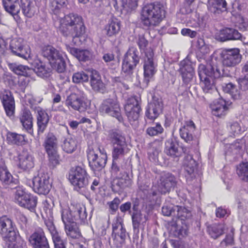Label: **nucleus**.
Segmentation results:
<instances>
[{
  "mask_svg": "<svg viewBox=\"0 0 248 248\" xmlns=\"http://www.w3.org/2000/svg\"><path fill=\"white\" fill-rule=\"evenodd\" d=\"M59 30L65 37H72L74 45L79 46L78 39L85 32V27L82 17L77 14H69L60 20Z\"/></svg>",
  "mask_w": 248,
  "mask_h": 248,
  "instance_id": "1",
  "label": "nucleus"
},
{
  "mask_svg": "<svg viewBox=\"0 0 248 248\" xmlns=\"http://www.w3.org/2000/svg\"><path fill=\"white\" fill-rule=\"evenodd\" d=\"M165 17V11L161 5L148 4L141 11L140 23L144 28L151 31L159 26Z\"/></svg>",
  "mask_w": 248,
  "mask_h": 248,
  "instance_id": "2",
  "label": "nucleus"
},
{
  "mask_svg": "<svg viewBox=\"0 0 248 248\" xmlns=\"http://www.w3.org/2000/svg\"><path fill=\"white\" fill-rule=\"evenodd\" d=\"M198 74L201 80V85L205 93H211L216 90L215 79L221 75L220 70L217 66L200 64L198 68Z\"/></svg>",
  "mask_w": 248,
  "mask_h": 248,
  "instance_id": "3",
  "label": "nucleus"
},
{
  "mask_svg": "<svg viewBox=\"0 0 248 248\" xmlns=\"http://www.w3.org/2000/svg\"><path fill=\"white\" fill-rule=\"evenodd\" d=\"M42 55L46 58L52 68L58 73H62L65 69V63L62 54L52 46H46L42 49Z\"/></svg>",
  "mask_w": 248,
  "mask_h": 248,
  "instance_id": "4",
  "label": "nucleus"
},
{
  "mask_svg": "<svg viewBox=\"0 0 248 248\" xmlns=\"http://www.w3.org/2000/svg\"><path fill=\"white\" fill-rule=\"evenodd\" d=\"M87 154L90 167L93 170H100L105 167L107 157L104 149L89 148Z\"/></svg>",
  "mask_w": 248,
  "mask_h": 248,
  "instance_id": "5",
  "label": "nucleus"
},
{
  "mask_svg": "<svg viewBox=\"0 0 248 248\" xmlns=\"http://www.w3.org/2000/svg\"><path fill=\"white\" fill-rule=\"evenodd\" d=\"M109 140L113 145L112 157L113 159H117L122 157L128 151L125 139L120 132H112L109 135Z\"/></svg>",
  "mask_w": 248,
  "mask_h": 248,
  "instance_id": "6",
  "label": "nucleus"
},
{
  "mask_svg": "<svg viewBox=\"0 0 248 248\" xmlns=\"http://www.w3.org/2000/svg\"><path fill=\"white\" fill-rule=\"evenodd\" d=\"M89 176L85 169L80 166L72 168L69 173V180L77 190L85 188L88 185Z\"/></svg>",
  "mask_w": 248,
  "mask_h": 248,
  "instance_id": "7",
  "label": "nucleus"
},
{
  "mask_svg": "<svg viewBox=\"0 0 248 248\" xmlns=\"http://www.w3.org/2000/svg\"><path fill=\"white\" fill-rule=\"evenodd\" d=\"M99 111L102 115L115 117L120 122L123 121L120 104L115 99L108 98L104 100L100 106Z\"/></svg>",
  "mask_w": 248,
  "mask_h": 248,
  "instance_id": "8",
  "label": "nucleus"
},
{
  "mask_svg": "<svg viewBox=\"0 0 248 248\" xmlns=\"http://www.w3.org/2000/svg\"><path fill=\"white\" fill-rule=\"evenodd\" d=\"M58 141L57 137L52 133H49L46 136L43 146L46 152L50 162L53 165L59 163L60 156L58 153Z\"/></svg>",
  "mask_w": 248,
  "mask_h": 248,
  "instance_id": "9",
  "label": "nucleus"
},
{
  "mask_svg": "<svg viewBox=\"0 0 248 248\" xmlns=\"http://www.w3.org/2000/svg\"><path fill=\"white\" fill-rule=\"evenodd\" d=\"M15 201L19 206L24 207L31 211H34L37 204V199L28 193L22 186L16 187Z\"/></svg>",
  "mask_w": 248,
  "mask_h": 248,
  "instance_id": "10",
  "label": "nucleus"
},
{
  "mask_svg": "<svg viewBox=\"0 0 248 248\" xmlns=\"http://www.w3.org/2000/svg\"><path fill=\"white\" fill-rule=\"evenodd\" d=\"M126 115L131 124L137 123L141 111L138 98L136 96L130 97L124 106Z\"/></svg>",
  "mask_w": 248,
  "mask_h": 248,
  "instance_id": "11",
  "label": "nucleus"
},
{
  "mask_svg": "<svg viewBox=\"0 0 248 248\" xmlns=\"http://www.w3.org/2000/svg\"><path fill=\"white\" fill-rule=\"evenodd\" d=\"M12 53L21 58L28 60L31 58V49L26 42L21 38L12 39L10 45Z\"/></svg>",
  "mask_w": 248,
  "mask_h": 248,
  "instance_id": "12",
  "label": "nucleus"
},
{
  "mask_svg": "<svg viewBox=\"0 0 248 248\" xmlns=\"http://www.w3.org/2000/svg\"><path fill=\"white\" fill-rule=\"evenodd\" d=\"M139 52L134 47L130 48L124 55L122 63V71L129 74L139 62Z\"/></svg>",
  "mask_w": 248,
  "mask_h": 248,
  "instance_id": "13",
  "label": "nucleus"
},
{
  "mask_svg": "<svg viewBox=\"0 0 248 248\" xmlns=\"http://www.w3.org/2000/svg\"><path fill=\"white\" fill-rule=\"evenodd\" d=\"M112 237L114 245L120 247L124 243L126 238V230L122 223V219L117 216L112 223Z\"/></svg>",
  "mask_w": 248,
  "mask_h": 248,
  "instance_id": "14",
  "label": "nucleus"
},
{
  "mask_svg": "<svg viewBox=\"0 0 248 248\" xmlns=\"http://www.w3.org/2000/svg\"><path fill=\"white\" fill-rule=\"evenodd\" d=\"M157 64L154 59V53L152 50L145 52L143 63L144 81L147 84L153 78L156 72Z\"/></svg>",
  "mask_w": 248,
  "mask_h": 248,
  "instance_id": "15",
  "label": "nucleus"
},
{
  "mask_svg": "<svg viewBox=\"0 0 248 248\" xmlns=\"http://www.w3.org/2000/svg\"><path fill=\"white\" fill-rule=\"evenodd\" d=\"M221 57L223 65L226 67H234L241 60L240 50L237 48L223 50Z\"/></svg>",
  "mask_w": 248,
  "mask_h": 248,
  "instance_id": "16",
  "label": "nucleus"
},
{
  "mask_svg": "<svg viewBox=\"0 0 248 248\" xmlns=\"http://www.w3.org/2000/svg\"><path fill=\"white\" fill-rule=\"evenodd\" d=\"M0 233L4 243L18 233L13 222L6 216L0 217Z\"/></svg>",
  "mask_w": 248,
  "mask_h": 248,
  "instance_id": "17",
  "label": "nucleus"
},
{
  "mask_svg": "<svg viewBox=\"0 0 248 248\" xmlns=\"http://www.w3.org/2000/svg\"><path fill=\"white\" fill-rule=\"evenodd\" d=\"M33 189L34 192L39 194H47L51 187L48 177L44 174L38 175L32 180Z\"/></svg>",
  "mask_w": 248,
  "mask_h": 248,
  "instance_id": "18",
  "label": "nucleus"
},
{
  "mask_svg": "<svg viewBox=\"0 0 248 248\" xmlns=\"http://www.w3.org/2000/svg\"><path fill=\"white\" fill-rule=\"evenodd\" d=\"M29 241L33 248H49L45 232L41 228L36 230L30 236Z\"/></svg>",
  "mask_w": 248,
  "mask_h": 248,
  "instance_id": "19",
  "label": "nucleus"
},
{
  "mask_svg": "<svg viewBox=\"0 0 248 248\" xmlns=\"http://www.w3.org/2000/svg\"><path fill=\"white\" fill-rule=\"evenodd\" d=\"M0 99L2 102L7 115L9 117L13 116L15 112V100L11 92L3 90L0 92Z\"/></svg>",
  "mask_w": 248,
  "mask_h": 248,
  "instance_id": "20",
  "label": "nucleus"
},
{
  "mask_svg": "<svg viewBox=\"0 0 248 248\" xmlns=\"http://www.w3.org/2000/svg\"><path fill=\"white\" fill-rule=\"evenodd\" d=\"M18 164L19 168L23 170H29L34 166V158L28 152L23 150L18 155Z\"/></svg>",
  "mask_w": 248,
  "mask_h": 248,
  "instance_id": "21",
  "label": "nucleus"
},
{
  "mask_svg": "<svg viewBox=\"0 0 248 248\" xmlns=\"http://www.w3.org/2000/svg\"><path fill=\"white\" fill-rule=\"evenodd\" d=\"M65 105L69 108H72L79 112L86 110L88 107L85 100L80 99L75 94H70L65 100Z\"/></svg>",
  "mask_w": 248,
  "mask_h": 248,
  "instance_id": "22",
  "label": "nucleus"
},
{
  "mask_svg": "<svg viewBox=\"0 0 248 248\" xmlns=\"http://www.w3.org/2000/svg\"><path fill=\"white\" fill-rule=\"evenodd\" d=\"M162 109V103L161 101L154 99L148 104L145 112V117L147 119L153 121L161 113Z\"/></svg>",
  "mask_w": 248,
  "mask_h": 248,
  "instance_id": "23",
  "label": "nucleus"
},
{
  "mask_svg": "<svg viewBox=\"0 0 248 248\" xmlns=\"http://www.w3.org/2000/svg\"><path fill=\"white\" fill-rule=\"evenodd\" d=\"M160 184L157 188L161 194L169 192L176 185V178L171 174L167 173L161 176Z\"/></svg>",
  "mask_w": 248,
  "mask_h": 248,
  "instance_id": "24",
  "label": "nucleus"
},
{
  "mask_svg": "<svg viewBox=\"0 0 248 248\" xmlns=\"http://www.w3.org/2000/svg\"><path fill=\"white\" fill-rule=\"evenodd\" d=\"M180 72L184 82L189 83L192 79L194 71L191 62L188 60H184L180 63Z\"/></svg>",
  "mask_w": 248,
  "mask_h": 248,
  "instance_id": "25",
  "label": "nucleus"
},
{
  "mask_svg": "<svg viewBox=\"0 0 248 248\" xmlns=\"http://www.w3.org/2000/svg\"><path fill=\"white\" fill-rule=\"evenodd\" d=\"M195 129V125L192 121H188L185 123L179 129L180 135L186 142L190 143L193 140V133Z\"/></svg>",
  "mask_w": 248,
  "mask_h": 248,
  "instance_id": "26",
  "label": "nucleus"
},
{
  "mask_svg": "<svg viewBox=\"0 0 248 248\" xmlns=\"http://www.w3.org/2000/svg\"><path fill=\"white\" fill-rule=\"evenodd\" d=\"M217 39L221 42L234 40L242 41V36L237 30L233 28H226L220 31L217 36Z\"/></svg>",
  "mask_w": 248,
  "mask_h": 248,
  "instance_id": "27",
  "label": "nucleus"
},
{
  "mask_svg": "<svg viewBox=\"0 0 248 248\" xmlns=\"http://www.w3.org/2000/svg\"><path fill=\"white\" fill-rule=\"evenodd\" d=\"M210 107L213 115L219 117L225 116L228 110L226 101L222 98L214 102Z\"/></svg>",
  "mask_w": 248,
  "mask_h": 248,
  "instance_id": "28",
  "label": "nucleus"
},
{
  "mask_svg": "<svg viewBox=\"0 0 248 248\" xmlns=\"http://www.w3.org/2000/svg\"><path fill=\"white\" fill-rule=\"evenodd\" d=\"M19 120L23 128L29 133L32 135L33 133L32 117L30 111L27 109H24L20 115Z\"/></svg>",
  "mask_w": 248,
  "mask_h": 248,
  "instance_id": "29",
  "label": "nucleus"
},
{
  "mask_svg": "<svg viewBox=\"0 0 248 248\" xmlns=\"http://www.w3.org/2000/svg\"><path fill=\"white\" fill-rule=\"evenodd\" d=\"M37 124L38 133V134H41L44 132L46 129L49 120V118L47 113L44 110L38 109L37 110Z\"/></svg>",
  "mask_w": 248,
  "mask_h": 248,
  "instance_id": "30",
  "label": "nucleus"
},
{
  "mask_svg": "<svg viewBox=\"0 0 248 248\" xmlns=\"http://www.w3.org/2000/svg\"><path fill=\"white\" fill-rule=\"evenodd\" d=\"M66 47L67 51L79 61L85 62L88 61L92 56L91 52L88 50L79 49L72 47L68 45H66Z\"/></svg>",
  "mask_w": 248,
  "mask_h": 248,
  "instance_id": "31",
  "label": "nucleus"
},
{
  "mask_svg": "<svg viewBox=\"0 0 248 248\" xmlns=\"http://www.w3.org/2000/svg\"><path fill=\"white\" fill-rule=\"evenodd\" d=\"M70 211L72 213L74 220L78 219L83 220L87 217L85 207L80 203L72 204Z\"/></svg>",
  "mask_w": 248,
  "mask_h": 248,
  "instance_id": "32",
  "label": "nucleus"
},
{
  "mask_svg": "<svg viewBox=\"0 0 248 248\" xmlns=\"http://www.w3.org/2000/svg\"><path fill=\"white\" fill-rule=\"evenodd\" d=\"M227 2L225 0H208V8L212 13H219L226 10Z\"/></svg>",
  "mask_w": 248,
  "mask_h": 248,
  "instance_id": "33",
  "label": "nucleus"
},
{
  "mask_svg": "<svg viewBox=\"0 0 248 248\" xmlns=\"http://www.w3.org/2000/svg\"><path fill=\"white\" fill-rule=\"evenodd\" d=\"M0 181L4 186L12 185L14 183L12 175L2 163L0 164Z\"/></svg>",
  "mask_w": 248,
  "mask_h": 248,
  "instance_id": "34",
  "label": "nucleus"
},
{
  "mask_svg": "<svg viewBox=\"0 0 248 248\" xmlns=\"http://www.w3.org/2000/svg\"><path fill=\"white\" fill-rule=\"evenodd\" d=\"M107 35L111 37L118 34L120 30V22L117 18L110 19L105 27Z\"/></svg>",
  "mask_w": 248,
  "mask_h": 248,
  "instance_id": "35",
  "label": "nucleus"
},
{
  "mask_svg": "<svg viewBox=\"0 0 248 248\" xmlns=\"http://www.w3.org/2000/svg\"><path fill=\"white\" fill-rule=\"evenodd\" d=\"M165 152L168 155L177 158L181 155V148L175 142H168L166 144Z\"/></svg>",
  "mask_w": 248,
  "mask_h": 248,
  "instance_id": "36",
  "label": "nucleus"
},
{
  "mask_svg": "<svg viewBox=\"0 0 248 248\" xmlns=\"http://www.w3.org/2000/svg\"><path fill=\"white\" fill-rule=\"evenodd\" d=\"M91 85L95 91L103 92L104 90V84L101 80L98 73L96 71L92 72L91 77Z\"/></svg>",
  "mask_w": 248,
  "mask_h": 248,
  "instance_id": "37",
  "label": "nucleus"
},
{
  "mask_svg": "<svg viewBox=\"0 0 248 248\" xmlns=\"http://www.w3.org/2000/svg\"><path fill=\"white\" fill-rule=\"evenodd\" d=\"M161 193L156 186H153L146 196V201L149 202V205H153L159 203L160 202V194Z\"/></svg>",
  "mask_w": 248,
  "mask_h": 248,
  "instance_id": "38",
  "label": "nucleus"
},
{
  "mask_svg": "<svg viewBox=\"0 0 248 248\" xmlns=\"http://www.w3.org/2000/svg\"><path fill=\"white\" fill-rule=\"evenodd\" d=\"M114 183L121 188H124L131 185V180L128 174L125 171L121 172L117 176Z\"/></svg>",
  "mask_w": 248,
  "mask_h": 248,
  "instance_id": "39",
  "label": "nucleus"
},
{
  "mask_svg": "<svg viewBox=\"0 0 248 248\" xmlns=\"http://www.w3.org/2000/svg\"><path fill=\"white\" fill-rule=\"evenodd\" d=\"M9 69L17 75L28 76L31 69L26 66L16 63H8Z\"/></svg>",
  "mask_w": 248,
  "mask_h": 248,
  "instance_id": "40",
  "label": "nucleus"
},
{
  "mask_svg": "<svg viewBox=\"0 0 248 248\" xmlns=\"http://www.w3.org/2000/svg\"><path fill=\"white\" fill-rule=\"evenodd\" d=\"M186 171L189 175L193 174L197 166L196 162L190 155L185 156L183 163Z\"/></svg>",
  "mask_w": 248,
  "mask_h": 248,
  "instance_id": "41",
  "label": "nucleus"
},
{
  "mask_svg": "<svg viewBox=\"0 0 248 248\" xmlns=\"http://www.w3.org/2000/svg\"><path fill=\"white\" fill-rule=\"evenodd\" d=\"M77 147V140L72 138H67L65 139L62 144V150L68 154L73 153Z\"/></svg>",
  "mask_w": 248,
  "mask_h": 248,
  "instance_id": "42",
  "label": "nucleus"
},
{
  "mask_svg": "<svg viewBox=\"0 0 248 248\" xmlns=\"http://www.w3.org/2000/svg\"><path fill=\"white\" fill-rule=\"evenodd\" d=\"M225 226L223 224H214L208 227V232L213 239H217L224 233Z\"/></svg>",
  "mask_w": 248,
  "mask_h": 248,
  "instance_id": "43",
  "label": "nucleus"
},
{
  "mask_svg": "<svg viewBox=\"0 0 248 248\" xmlns=\"http://www.w3.org/2000/svg\"><path fill=\"white\" fill-rule=\"evenodd\" d=\"M20 7L24 15L27 17H31L35 13V8L29 0H21Z\"/></svg>",
  "mask_w": 248,
  "mask_h": 248,
  "instance_id": "44",
  "label": "nucleus"
},
{
  "mask_svg": "<svg viewBox=\"0 0 248 248\" xmlns=\"http://www.w3.org/2000/svg\"><path fill=\"white\" fill-rule=\"evenodd\" d=\"M64 228L66 235L68 237L72 239H78L80 237V232L75 222L66 224L64 226Z\"/></svg>",
  "mask_w": 248,
  "mask_h": 248,
  "instance_id": "45",
  "label": "nucleus"
},
{
  "mask_svg": "<svg viewBox=\"0 0 248 248\" xmlns=\"http://www.w3.org/2000/svg\"><path fill=\"white\" fill-rule=\"evenodd\" d=\"M33 70L37 76L41 78H46L49 75L50 69L39 61L35 62Z\"/></svg>",
  "mask_w": 248,
  "mask_h": 248,
  "instance_id": "46",
  "label": "nucleus"
},
{
  "mask_svg": "<svg viewBox=\"0 0 248 248\" xmlns=\"http://www.w3.org/2000/svg\"><path fill=\"white\" fill-rule=\"evenodd\" d=\"M223 91L229 93L234 99H239L241 98V92L232 83L226 84L223 86Z\"/></svg>",
  "mask_w": 248,
  "mask_h": 248,
  "instance_id": "47",
  "label": "nucleus"
},
{
  "mask_svg": "<svg viewBox=\"0 0 248 248\" xmlns=\"http://www.w3.org/2000/svg\"><path fill=\"white\" fill-rule=\"evenodd\" d=\"M6 140L9 143L19 145L25 141V137L23 135L8 132L7 133Z\"/></svg>",
  "mask_w": 248,
  "mask_h": 248,
  "instance_id": "48",
  "label": "nucleus"
},
{
  "mask_svg": "<svg viewBox=\"0 0 248 248\" xmlns=\"http://www.w3.org/2000/svg\"><path fill=\"white\" fill-rule=\"evenodd\" d=\"M18 233L14 236V237L7 240L4 243L5 247L7 248H27L26 244L24 241L17 242L16 239Z\"/></svg>",
  "mask_w": 248,
  "mask_h": 248,
  "instance_id": "49",
  "label": "nucleus"
},
{
  "mask_svg": "<svg viewBox=\"0 0 248 248\" xmlns=\"http://www.w3.org/2000/svg\"><path fill=\"white\" fill-rule=\"evenodd\" d=\"M237 174L242 179L248 180V162H242L237 167Z\"/></svg>",
  "mask_w": 248,
  "mask_h": 248,
  "instance_id": "50",
  "label": "nucleus"
},
{
  "mask_svg": "<svg viewBox=\"0 0 248 248\" xmlns=\"http://www.w3.org/2000/svg\"><path fill=\"white\" fill-rule=\"evenodd\" d=\"M62 219L65 226L66 224L74 222V219L72 213L70 211V208H66L62 210Z\"/></svg>",
  "mask_w": 248,
  "mask_h": 248,
  "instance_id": "51",
  "label": "nucleus"
},
{
  "mask_svg": "<svg viewBox=\"0 0 248 248\" xmlns=\"http://www.w3.org/2000/svg\"><path fill=\"white\" fill-rule=\"evenodd\" d=\"M18 0H3V5L5 10L8 13L16 15L18 12V9H16L15 3Z\"/></svg>",
  "mask_w": 248,
  "mask_h": 248,
  "instance_id": "52",
  "label": "nucleus"
},
{
  "mask_svg": "<svg viewBox=\"0 0 248 248\" xmlns=\"http://www.w3.org/2000/svg\"><path fill=\"white\" fill-rule=\"evenodd\" d=\"M228 129L232 136H237L240 135L242 130L240 124L237 122L229 123L228 124Z\"/></svg>",
  "mask_w": 248,
  "mask_h": 248,
  "instance_id": "53",
  "label": "nucleus"
},
{
  "mask_svg": "<svg viewBox=\"0 0 248 248\" xmlns=\"http://www.w3.org/2000/svg\"><path fill=\"white\" fill-rule=\"evenodd\" d=\"M132 224L134 229H138L142 220V214L140 211L134 212L132 216Z\"/></svg>",
  "mask_w": 248,
  "mask_h": 248,
  "instance_id": "54",
  "label": "nucleus"
},
{
  "mask_svg": "<svg viewBox=\"0 0 248 248\" xmlns=\"http://www.w3.org/2000/svg\"><path fill=\"white\" fill-rule=\"evenodd\" d=\"M163 131V128L159 123L156 124L154 126L148 127L146 130L147 133L151 136H154L161 134Z\"/></svg>",
  "mask_w": 248,
  "mask_h": 248,
  "instance_id": "55",
  "label": "nucleus"
},
{
  "mask_svg": "<svg viewBox=\"0 0 248 248\" xmlns=\"http://www.w3.org/2000/svg\"><path fill=\"white\" fill-rule=\"evenodd\" d=\"M88 79V75L83 72L76 73L73 76V81L76 83L87 81Z\"/></svg>",
  "mask_w": 248,
  "mask_h": 248,
  "instance_id": "56",
  "label": "nucleus"
},
{
  "mask_svg": "<svg viewBox=\"0 0 248 248\" xmlns=\"http://www.w3.org/2000/svg\"><path fill=\"white\" fill-rule=\"evenodd\" d=\"M234 243L233 234L232 232H231L226 235L225 238L220 242V246L221 248H225L232 246Z\"/></svg>",
  "mask_w": 248,
  "mask_h": 248,
  "instance_id": "57",
  "label": "nucleus"
},
{
  "mask_svg": "<svg viewBox=\"0 0 248 248\" xmlns=\"http://www.w3.org/2000/svg\"><path fill=\"white\" fill-rule=\"evenodd\" d=\"M175 212H177L175 215L178 217H182V219H184V218L188 217L190 216V213L188 212V210L183 207L175 206Z\"/></svg>",
  "mask_w": 248,
  "mask_h": 248,
  "instance_id": "58",
  "label": "nucleus"
},
{
  "mask_svg": "<svg viewBox=\"0 0 248 248\" xmlns=\"http://www.w3.org/2000/svg\"><path fill=\"white\" fill-rule=\"evenodd\" d=\"M67 0H51L50 1L52 10L54 11L60 9L66 5Z\"/></svg>",
  "mask_w": 248,
  "mask_h": 248,
  "instance_id": "59",
  "label": "nucleus"
},
{
  "mask_svg": "<svg viewBox=\"0 0 248 248\" xmlns=\"http://www.w3.org/2000/svg\"><path fill=\"white\" fill-rule=\"evenodd\" d=\"M52 208L53 205L49 203L47 200H46L44 202L43 211L46 214V217L52 218Z\"/></svg>",
  "mask_w": 248,
  "mask_h": 248,
  "instance_id": "60",
  "label": "nucleus"
},
{
  "mask_svg": "<svg viewBox=\"0 0 248 248\" xmlns=\"http://www.w3.org/2000/svg\"><path fill=\"white\" fill-rule=\"evenodd\" d=\"M121 201L119 198H115L113 201L108 202L109 211L113 214L115 213L118 208Z\"/></svg>",
  "mask_w": 248,
  "mask_h": 248,
  "instance_id": "61",
  "label": "nucleus"
},
{
  "mask_svg": "<svg viewBox=\"0 0 248 248\" xmlns=\"http://www.w3.org/2000/svg\"><path fill=\"white\" fill-rule=\"evenodd\" d=\"M162 212L165 216H175V206L171 205L163 206L162 208Z\"/></svg>",
  "mask_w": 248,
  "mask_h": 248,
  "instance_id": "62",
  "label": "nucleus"
},
{
  "mask_svg": "<svg viewBox=\"0 0 248 248\" xmlns=\"http://www.w3.org/2000/svg\"><path fill=\"white\" fill-rule=\"evenodd\" d=\"M138 0H121L122 6L124 8L133 9L138 5Z\"/></svg>",
  "mask_w": 248,
  "mask_h": 248,
  "instance_id": "63",
  "label": "nucleus"
},
{
  "mask_svg": "<svg viewBox=\"0 0 248 248\" xmlns=\"http://www.w3.org/2000/svg\"><path fill=\"white\" fill-rule=\"evenodd\" d=\"M16 219L20 228L23 230H25L27 227V219L23 214H19L17 215Z\"/></svg>",
  "mask_w": 248,
  "mask_h": 248,
  "instance_id": "64",
  "label": "nucleus"
}]
</instances>
